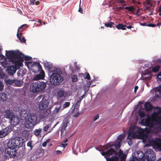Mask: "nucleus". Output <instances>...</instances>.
Returning <instances> with one entry per match:
<instances>
[{"instance_id": "obj_3", "label": "nucleus", "mask_w": 161, "mask_h": 161, "mask_svg": "<svg viewBox=\"0 0 161 161\" xmlns=\"http://www.w3.org/2000/svg\"><path fill=\"white\" fill-rule=\"evenodd\" d=\"M37 118L36 115L33 113H29L27 114L25 127L31 129L37 124Z\"/></svg>"}, {"instance_id": "obj_12", "label": "nucleus", "mask_w": 161, "mask_h": 161, "mask_svg": "<svg viewBox=\"0 0 161 161\" xmlns=\"http://www.w3.org/2000/svg\"><path fill=\"white\" fill-rule=\"evenodd\" d=\"M49 102L48 100L43 98L38 104L39 108L40 110H44L48 107Z\"/></svg>"}, {"instance_id": "obj_53", "label": "nucleus", "mask_w": 161, "mask_h": 161, "mask_svg": "<svg viewBox=\"0 0 161 161\" xmlns=\"http://www.w3.org/2000/svg\"><path fill=\"white\" fill-rule=\"evenodd\" d=\"M42 98H44L43 96L42 95H40L36 98V100L37 101H39Z\"/></svg>"}, {"instance_id": "obj_35", "label": "nucleus", "mask_w": 161, "mask_h": 161, "mask_svg": "<svg viewBox=\"0 0 161 161\" xmlns=\"http://www.w3.org/2000/svg\"><path fill=\"white\" fill-rule=\"evenodd\" d=\"M42 131V129L41 128L36 129L34 131V134L36 136H38L40 134Z\"/></svg>"}, {"instance_id": "obj_31", "label": "nucleus", "mask_w": 161, "mask_h": 161, "mask_svg": "<svg viewBox=\"0 0 161 161\" xmlns=\"http://www.w3.org/2000/svg\"><path fill=\"white\" fill-rule=\"evenodd\" d=\"M79 75L80 77L81 75L83 76L85 79H86L88 80H90L91 79V77L88 72H86L85 73V74H83L82 73H80Z\"/></svg>"}, {"instance_id": "obj_17", "label": "nucleus", "mask_w": 161, "mask_h": 161, "mask_svg": "<svg viewBox=\"0 0 161 161\" xmlns=\"http://www.w3.org/2000/svg\"><path fill=\"white\" fill-rule=\"evenodd\" d=\"M3 115L5 118L6 119H9L10 120L14 116L13 112L9 109H7L3 112Z\"/></svg>"}, {"instance_id": "obj_42", "label": "nucleus", "mask_w": 161, "mask_h": 161, "mask_svg": "<svg viewBox=\"0 0 161 161\" xmlns=\"http://www.w3.org/2000/svg\"><path fill=\"white\" fill-rule=\"evenodd\" d=\"M72 81L73 82H75L77 80V76L76 75H74L72 77Z\"/></svg>"}, {"instance_id": "obj_5", "label": "nucleus", "mask_w": 161, "mask_h": 161, "mask_svg": "<svg viewBox=\"0 0 161 161\" xmlns=\"http://www.w3.org/2000/svg\"><path fill=\"white\" fill-rule=\"evenodd\" d=\"M64 77L59 73H54L52 74L50 78V83L54 85H58L64 80Z\"/></svg>"}, {"instance_id": "obj_47", "label": "nucleus", "mask_w": 161, "mask_h": 161, "mask_svg": "<svg viewBox=\"0 0 161 161\" xmlns=\"http://www.w3.org/2000/svg\"><path fill=\"white\" fill-rule=\"evenodd\" d=\"M124 138V136L122 134H120L118 136L117 139L121 142Z\"/></svg>"}, {"instance_id": "obj_23", "label": "nucleus", "mask_w": 161, "mask_h": 161, "mask_svg": "<svg viewBox=\"0 0 161 161\" xmlns=\"http://www.w3.org/2000/svg\"><path fill=\"white\" fill-rule=\"evenodd\" d=\"M23 82L20 80L14 79V86L20 87L22 86Z\"/></svg>"}, {"instance_id": "obj_30", "label": "nucleus", "mask_w": 161, "mask_h": 161, "mask_svg": "<svg viewBox=\"0 0 161 161\" xmlns=\"http://www.w3.org/2000/svg\"><path fill=\"white\" fill-rule=\"evenodd\" d=\"M107 27L115 28V24L114 22H109L106 23L104 24Z\"/></svg>"}, {"instance_id": "obj_28", "label": "nucleus", "mask_w": 161, "mask_h": 161, "mask_svg": "<svg viewBox=\"0 0 161 161\" xmlns=\"http://www.w3.org/2000/svg\"><path fill=\"white\" fill-rule=\"evenodd\" d=\"M7 95L3 92L0 93V101H4L6 100Z\"/></svg>"}, {"instance_id": "obj_64", "label": "nucleus", "mask_w": 161, "mask_h": 161, "mask_svg": "<svg viewBox=\"0 0 161 161\" xmlns=\"http://www.w3.org/2000/svg\"><path fill=\"white\" fill-rule=\"evenodd\" d=\"M123 8H124L123 7H117L116 8V10H117V11H119V10H120L121 9H122Z\"/></svg>"}, {"instance_id": "obj_20", "label": "nucleus", "mask_w": 161, "mask_h": 161, "mask_svg": "<svg viewBox=\"0 0 161 161\" xmlns=\"http://www.w3.org/2000/svg\"><path fill=\"white\" fill-rule=\"evenodd\" d=\"M24 25H21L20 27H19L18 30L17 36V37L19 39V40L21 42L23 43H26V40L25 39V38L24 37L22 36V33H20L19 35V30L21 29L22 27H23L24 26Z\"/></svg>"}, {"instance_id": "obj_34", "label": "nucleus", "mask_w": 161, "mask_h": 161, "mask_svg": "<svg viewBox=\"0 0 161 161\" xmlns=\"http://www.w3.org/2000/svg\"><path fill=\"white\" fill-rule=\"evenodd\" d=\"M69 122L68 119H65L63 120V122L62 124V127L64 128V129H66V128Z\"/></svg>"}, {"instance_id": "obj_52", "label": "nucleus", "mask_w": 161, "mask_h": 161, "mask_svg": "<svg viewBox=\"0 0 161 161\" xmlns=\"http://www.w3.org/2000/svg\"><path fill=\"white\" fill-rule=\"evenodd\" d=\"M4 86L2 82L0 81V91H2L3 89Z\"/></svg>"}, {"instance_id": "obj_1", "label": "nucleus", "mask_w": 161, "mask_h": 161, "mask_svg": "<svg viewBox=\"0 0 161 161\" xmlns=\"http://www.w3.org/2000/svg\"><path fill=\"white\" fill-rule=\"evenodd\" d=\"M148 120L149 129L144 130L140 128H135L132 132H129L128 134V138L131 136L132 138L134 139H142L143 142L146 141L147 138L148 133L151 132V115H149L147 117Z\"/></svg>"}, {"instance_id": "obj_56", "label": "nucleus", "mask_w": 161, "mask_h": 161, "mask_svg": "<svg viewBox=\"0 0 161 161\" xmlns=\"http://www.w3.org/2000/svg\"><path fill=\"white\" fill-rule=\"evenodd\" d=\"M90 87L87 86H85L84 87V91L88 92L89 89Z\"/></svg>"}, {"instance_id": "obj_14", "label": "nucleus", "mask_w": 161, "mask_h": 161, "mask_svg": "<svg viewBox=\"0 0 161 161\" xmlns=\"http://www.w3.org/2000/svg\"><path fill=\"white\" fill-rule=\"evenodd\" d=\"M6 55L11 62L14 60L17 52L16 51H6Z\"/></svg>"}, {"instance_id": "obj_11", "label": "nucleus", "mask_w": 161, "mask_h": 161, "mask_svg": "<svg viewBox=\"0 0 161 161\" xmlns=\"http://www.w3.org/2000/svg\"><path fill=\"white\" fill-rule=\"evenodd\" d=\"M114 144H111L109 143H108L107 144L104 145L103 146H101L102 147V148L100 150H98L97 148H96V149L98 150L99 151L101 152V154L104 156L105 158H106L107 157V155L106 154V151L104 152V151L107 150V149H108L110 148H111L113 146Z\"/></svg>"}, {"instance_id": "obj_8", "label": "nucleus", "mask_w": 161, "mask_h": 161, "mask_svg": "<svg viewBox=\"0 0 161 161\" xmlns=\"http://www.w3.org/2000/svg\"><path fill=\"white\" fill-rule=\"evenodd\" d=\"M119 158L120 160L119 161L118 157L115 156H113L110 157H108L106 158L107 161H125L127 157V154L124 153L121 149H119L118 152Z\"/></svg>"}, {"instance_id": "obj_29", "label": "nucleus", "mask_w": 161, "mask_h": 161, "mask_svg": "<svg viewBox=\"0 0 161 161\" xmlns=\"http://www.w3.org/2000/svg\"><path fill=\"white\" fill-rule=\"evenodd\" d=\"M144 108L147 111L151 110V104L148 102H146L145 103Z\"/></svg>"}, {"instance_id": "obj_25", "label": "nucleus", "mask_w": 161, "mask_h": 161, "mask_svg": "<svg viewBox=\"0 0 161 161\" xmlns=\"http://www.w3.org/2000/svg\"><path fill=\"white\" fill-rule=\"evenodd\" d=\"M143 4L144 5V7L145 9L150 10V8L151 7V1L149 0H146L144 2Z\"/></svg>"}, {"instance_id": "obj_41", "label": "nucleus", "mask_w": 161, "mask_h": 161, "mask_svg": "<svg viewBox=\"0 0 161 161\" xmlns=\"http://www.w3.org/2000/svg\"><path fill=\"white\" fill-rule=\"evenodd\" d=\"M6 75L3 72L2 69H0V78H4L6 77Z\"/></svg>"}, {"instance_id": "obj_55", "label": "nucleus", "mask_w": 161, "mask_h": 161, "mask_svg": "<svg viewBox=\"0 0 161 161\" xmlns=\"http://www.w3.org/2000/svg\"><path fill=\"white\" fill-rule=\"evenodd\" d=\"M119 3L123 4V6H125L126 5V4H125V2L124 0H119Z\"/></svg>"}, {"instance_id": "obj_27", "label": "nucleus", "mask_w": 161, "mask_h": 161, "mask_svg": "<svg viewBox=\"0 0 161 161\" xmlns=\"http://www.w3.org/2000/svg\"><path fill=\"white\" fill-rule=\"evenodd\" d=\"M155 118V121L156 125H161V116L157 115V116H154Z\"/></svg>"}, {"instance_id": "obj_54", "label": "nucleus", "mask_w": 161, "mask_h": 161, "mask_svg": "<svg viewBox=\"0 0 161 161\" xmlns=\"http://www.w3.org/2000/svg\"><path fill=\"white\" fill-rule=\"evenodd\" d=\"M32 143L31 142H29L27 143V146L28 147H30L31 148V149H32L33 146L31 145Z\"/></svg>"}, {"instance_id": "obj_13", "label": "nucleus", "mask_w": 161, "mask_h": 161, "mask_svg": "<svg viewBox=\"0 0 161 161\" xmlns=\"http://www.w3.org/2000/svg\"><path fill=\"white\" fill-rule=\"evenodd\" d=\"M12 130L11 126H8L0 130V138H3L8 135Z\"/></svg>"}, {"instance_id": "obj_62", "label": "nucleus", "mask_w": 161, "mask_h": 161, "mask_svg": "<svg viewBox=\"0 0 161 161\" xmlns=\"http://www.w3.org/2000/svg\"><path fill=\"white\" fill-rule=\"evenodd\" d=\"M129 25L130 24V23H129ZM128 25V23H127L126 24V26H125V27H127L128 29H130L131 28H133V27L131 26V25H128L127 26V25Z\"/></svg>"}, {"instance_id": "obj_10", "label": "nucleus", "mask_w": 161, "mask_h": 161, "mask_svg": "<svg viewBox=\"0 0 161 161\" xmlns=\"http://www.w3.org/2000/svg\"><path fill=\"white\" fill-rule=\"evenodd\" d=\"M157 80L158 82H161V71L159 73L157 76ZM154 92L155 96L157 97H161V85L158 87L152 89V92Z\"/></svg>"}, {"instance_id": "obj_51", "label": "nucleus", "mask_w": 161, "mask_h": 161, "mask_svg": "<svg viewBox=\"0 0 161 161\" xmlns=\"http://www.w3.org/2000/svg\"><path fill=\"white\" fill-rule=\"evenodd\" d=\"M24 58L25 59V61L30 60H31V59L32 58L30 56H25V55H24Z\"/></svg>"}, {"instance_id": "obj_37", "label": "nucleus", "mask_w": 161, "mask_h": 161, "mask_svg": "<svg viewBox=\"0 0 161 161\" xmlns=\"http://www.w3.org/2000/svg\"><path fill=\"white\" fill-rule=\"evenodd\" d=\"M160 67L159 66H156L154 67H152V71L154 73L158 72L159 70Z\"/></svg>"}, {"instance_id": "obj_26", "label": "nucleus", "mask_w": 161, "mask_h": 161, "mask_svg": "<svg viewBox=\"0 0 161 161\" xmlns=\"http://www.w3.org/2000/svg\"><path fill=\"white\" fill-rule=\"evenodd\" d=\"M24 61H22V60H14L11 62L14 63V66H16V67L17 68V66L18 67L20 66L22 64V62Z\"/></svg>"}, {"instance_id": "obj_48", "label": "nucleus", "mask_w": 161, "mask_h": 161, "mask_svg": "<svg viewBox=\"0 0 161 161\" xmlns=\"http://www.w3.org/2000/svg\"><path fill=\"white\" fill-rule=\"evenodd\" d=\"M82 113V112H77L76 113H75L73 115V117H77L80 114H81Z\"/></svg>"}, {"instance_id": "obj_22", "label": "nucleus", "mask_w": 161, "mask_h": 161, "mask_svg": "<svg viewBox=\"0 0 161 161\" xmlns=\"http://www.w3.org/2000/svg\"><path fill=\"white\" fill-rule=\"evenodd\" d=\"M10 121L11 123L13 124L14 125H18L19 122V119L17 116L14 115V117L12 118L10 120Z\"/></svg>"}, {"instance_id": "obj_45", "label": "nucleus", "mask_w": 161, "mask_h": 161, "mask_svg": "<svg viewBox=\"0 0 161 161\" xmlns=\"http://www.w3.org/2000/svg\"><path fill=\"white\" fill-rule=\"evenodd\" d=\"M7 83L12 85L14 86V79L13 80H8L6 81Z\"/></svg>"}, {"instance_id": "obj_19", "label": "nucleus", "mask_w": 161, "mask_h": 161, "mask_svg": "<svg viewBox=\"0 0 161 161\" xmlns=\"http://www.w3.org/2000/svg\"><path fill=\"white\" fill-rule=\"evenodd\" d=\"M108 150L106 151L107 157L112 155H113L117 156L118 154V152L114 148H110Z\"/></svg>"}, {"instance_id": "obj_39", "label": "nucleus", "mask_w": 161, "mask_h": 161, "mask_svg": "<svg viewBox=\"0 0 161 161\" xmlns=\"http://www.w3.org/2000/svg\"><path fill=\"white\" fill-rule=\"evenodd\" d=\"M32 65L37 66L38 67L39 69H42V66L40 65V63L38 62H34L33 63Z\"/></svg>"}, {"instance_id": "obj_24", "label": "nucleus", "mask_w": 161, "mask_h": 161, "mask_svg": "<svg viewBox=\"0 0 161 161\" xmlns=\"http://www.w3.org/2000/svg\"><path fill=\"white\" fill-rule=\"evenodd\" d=\"M44 65L45 68L47 69L48 71H52V69L53 68V65L51 63L46 61L44 63Z\"/></svg>"}, {"instance_id": "obj_18", "label": "nucleus", "mask_w": 161, "mask_h": 161, "mask_svg": "<svg viewBox=\"0 0 161 161\" xmlns=\"http://www.w3.org/2000/svg\"><path fill=\"white\" fill-rule=\"evenodd\" d=\"M24 54L17 50L14 60H18L24 61Z\"/></svg>"}, {"instance_id": "obj_33", "label": "nucleus", "mask_w": 161, "mask_h": 161, "mask_svg": "<svg viewBox=\"0 0 161 161\" xmlns=\"http://www.w3.org/2000/svg\"><path fill=\"white\" fill-rule=\"evenodd\" d=\"M64 91L61 89L59 90L58 91V96L60 98L63 97L64 96Z\"/></svg>"}, {"instance_id": "obj_38", "label": "nucleus", "mask_w": 161, "mask_h": 161, "mask_svg": "<svg viewBox=\"0 0 161 161\" xmlns=\"http://www.w3.org/2000/svg\"><path fill=\"white\" fill-rule=\"evenodd\" d=\"M156 145L158 148L161 149V139H159L157 141Z\"/></svg>"}, {"instance_id": "obj_40", "label": "nucleus", "mask_w": 161, "mask_h": 161, "mask_svg": "<svg viewBox=\"0 0 161 161\" xmlns=\"http://www.w3.org/2000/svg\"><path fill=\"white\" fill-rule=\"evenodd\" d=\"M70 105V103L69 102H65L63 106V108L62 109H63L65 108H67Z\"/></svg>"}, {"instance_id": "obj_21", "label": "nucleus", "mask_w": 161, "mask_h": 161, "mask_svg": "<svg viewBox=\"0 0 161 161\" xmlns=\"http://www.w3.org/2000/svg\"><path fill=\"white\" fill-rule=\"evenodd\" d=\"M45 77V73L42 70L39 74L36 75L34 77L35 80H38L40 79H43Z\"/></svg>"}, {"instance_id": "obj_46", "label": "nucleus", "mask_w": 161, "mask_h": 161, "mask_svg": "<svg viewBox=\"0 0 161 161\" xmlns=\"http://www.w3.org/2000/svg\"><path fill=\"white\" fill-rule=\"evenodd\" d=\"M141 25L142 26H148L149 27H151V23L150 22H149L148 23H141Z\"/></svg>"}, {"instance_id": "obj_60", "label": "nucleus", "mask_w": 161, "mask_h": 161, "mask_svg": "<svg viewBox=\"0 0 161 161\" xmlns=\"http://www.w3.org/2000/svg\"><path fill=\"white\" fill-rule=\"evenodd\" d=\"M57 124H55L52 128H51L49 129V130L48 131L47 133H49L50 132H51L53 130V129L55 127V126H56Z\"/></svg>"}, {"instance_id": "obj_4", "label": "nucleus", "mask_w": 161, "mask_h": 161, "mask_svg": "<svg viewBox=\"0 0 161 161\" xmlns=\"http://www.w3.org/2000/svg\"><path fill=\"white\" fill-rule=\"evenodd\" d=\"M46 87V84L43 81H37L33 82L30 86V90L33 93L43 91Z\"/></svg>"}, {"instance_id": "obj_6", "label": "nucleus", "mask_w": 161, "mask_h": 161, "mask_svg": "<svg viewBox=\"0 0 161 161\" xmlns=\"http://www.w3.org/2000/svg\"><path fill=\"white\" fill-rule=\"evenodd\" d=\"M23 140L22 138L19 137H16L11 139L8 141L7 144V146L14 147L15 148H19L22 146Z\"/></svg>"}, {"instance_id": "obj_50", "label": "nucleus", "mask_w": 161, "mask_h": 161, "mask_svg": "<svg viewBox=\"0 0 161 161\" xmlns=\"http://www.w3.org/2000/svg\"><path fill=\"white\" fill-rule=\"evenodd\" d=\"M50 141V139H48L45 142H44L42 144V147H45L46 146L47 143L48 142H49Z\"/></svg>"}, {"instance_id": "obj_36", "label": "nucleus", "mask_w": 161, "mask_h": 161, "mask_svg": "<svg viewBox=\"0 0 161 161\" xmlns=\"http://www.w3.org/2000/svg\"><path fill=\"white\" fill-rule=\"evenodd\" d=\"M124 8L129 11L131 12L133 14H134V12L135 10V9L133 6L126 7Z\"/></svg>"}, {"instance_id": "obj_16", "label": "nucleus", "mask_w": 161, "mask_h": 161, "mask_svg": "<svg viewBox=\"0 0 161 161\" xmlns=\"http://www.w3.org/2000/svg\"><path fill=\"white\" fill-rule=\"evenodd\" d=\"M161 113V108L160 107L155 108L153 110V114H152V128L153 127V116H157Z\"/></svg>"}, {"instance_id": "obj_9", "label": "nucleus", "mask_w": 161, "mask_h": 161, "mask_svg": "<svg viewBox=\"0 0 161 161\" xmlns=\"http://www.w3.org/2000/svg\"><path fill=\"white\" fill-rule=\"evenodd\" d=\"M16 148L7 146V148L5 150L4 158L6 159L14 158L16 156Z\"/></svg>"}, {"instance_id": "obj_49", "label": "nucleus", "mask_w": 161, "mask_h": 161, "mask_svg": "<svg viewBox=\"0 0 161 161\" xmlns=\"http://www.w3.org/2000/svg\"><path fill=\"white\" fill-rule=\"evenodd\" d=\"M80 4H81V0H80V4H79L78 11L79 12H80V13L82 14L83 13V11L82 8L80 7Z\"/></svg>"}, {"instance_id": "obj_58", "label": "nucleus", "mask_w": 161, "mask_h": 161, "mask_svg": "<svg viewBox=\"0 0 161 161\" xmlns=\"http://www.w3.org/2000/svg\"><path fill=\"white\" fill-rule=\"evenodd\" d=\"M99 118L98 114H97L93 118V120L94 121H96L97 119H98Z\"/></svg>"}, {"instance_id": "obj_57", "label": "nucleus", "mask_w": 161, "mask_h": 161, "mask_svg": "<svg viewBox=\"0 0 161 161\" xmlns=\"http://www.w3.org/2000/svg\"><path fill=\"white\" fill-rule=\"evenodd\" d=\"M155 155L154 152H153V150H152V156H153V157H152V161H154L153 160V159H154V155Z\"/></svg>"}, {"instance_id": "obj_59", "label": "nucleus", "mask_w": 161, "mask_h": 161, "mask_svg": "<svg viewBox=\"0 0 161 161\" xmlns=\"http://www.w3.org/2000/svg\"><path fill=\"white\" fill-rule=\"evenodd\" d=\"M61 146L63 147L64 148H65L68 145L67 143H60Z\"/></svg>"}, {"instance_id": "obj_2", "label": "nucleus", "mask_w": 161, "mask_h": 161, "mask_svg": "<svg viewBox=\"0 0 161 161\" xmlns=\"http://www.w3.org/2000/svg\"><path fill=\"white\" fill-rule=\"evenodd\" d=\"M145 154L141 151H137L135 156L132 155V158L136 161H151V149H148L145 152Z\"/></svg>"}, {"instance_id": "obj_32", "label": "nucleus", "mask_w": 161, "mask_h": 161, "mask_svg": "<svg viewBox=\"0 0 161 161\" xmlns=\"http://www.w3.org/2000/svg\"><path fill=\"white\" fill-rule=\"evenodd\" d=\"M126 25H124L121 24H119L117 25H115V27L119 30L121 29L122 30H125L126 29L125 28Z\"/></svg>"}, {"instance_id": "obj_15", "label": "nucleus", "mask_w": 161, "mask_h": 161, "mask_svg": "<svg viewBox=\"0 0 161 161\" xmlns=\"http://www.w3.org/2000/svg\"><path fill=\"white\" fill-rule=\"evenodd\" d=\"M17 69L16 66H9L7 67V69L8 75L9 76L13 75L15 73Z\"/></svg>"}, {"instance_id": "obj_61", "label": "nucleus", "mask_w": 161, "mask_h": 161, "mask_svg": "<svg viewBox=\"0 0 161 161\" xmlns=\"http://www.w3.org/2000/svg\"><path fill=\"white\" fill-rule=\"evenodd\" d=\"M60 109V107H59L57 108H56L55 109V112L56 113H58L59 112V110Z\"/></svg>"}, {"instance_id": "obj_44", "label": "nucleus", "mask_w": 161, "mask_h": 161, "mask_svg": "<svg viewBox=\"0 0 161 161\" xmlns=\"http://www.w3.org/2000/svg\"><path fill=\"white\" fill-rule=\"evenodd\" d=\"M138 114H139V116L141 117H142V118L143 117L145 116V114L141 110H140L139 111Z\"/></svg>"}, {"instance_id": "obj_43", "label": "nucleus", "mask_w": 161, "mask_h": 161, "mask_svg": "<svg viewBox=\"0 0 161 161\" xmlns=\"http://www.w3.org/2000/svg\"><path fill=\"white\" fill-rule=\"evenodd\" d=\"M51 126V124H48L44 127L43 130L45 132L49 128V127Z\"/></svg>"}, {"instance_id": "obj_7", "label": "nucleus", "mask_w": 161, "mask_h": 161, "mask_svg": "<svg viewBox=\"0 0 161 161\" xmlns=\"http://www.w3.org/2000/svg\"><path fill=\"white\" fill-rule=\"evenodd\" d=\"M145 66H142L140 68L141 70H142V75H149V76L148 77H146L145 79L147 81L146 82V85L147 86L149 87L150 86V84H149V83L150 82V79H151V70L150 69L151 67H149V68L145 69V68H147L148 66L147 64H146L145 65Z\"/></svg>"}, {"instance_id": "obj_63", "label": "nucleus", "mask_w": 161, "mask_h": 161, "mask_svg": "<svg viewBox=\"0 0 161 161\" xmlns=\"http://www.w3.org/2000/svg\"><path fill=\"white\" fill-rule=\"evenodd\" d=\"M81 102V101H80L78 100V101L75 104V105H76L77 106H79Z\"/></svg>"}]
</instances>
